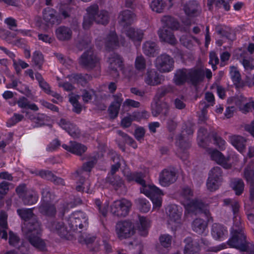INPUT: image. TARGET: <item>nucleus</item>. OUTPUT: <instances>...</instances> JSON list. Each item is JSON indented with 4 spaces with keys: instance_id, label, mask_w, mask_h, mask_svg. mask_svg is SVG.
I'll use <instances>...</instances> for the list:
<instances>
[{
    "instance_id": "1",
    "label": "nucleus",
    "mask_w": 254,
    "mask_h": 254,
    "mask_svg": "<svg viewBox=\"0 0 254 254\" xmlns=\"http://www.w3.org/2000/svg\"><path fill=\"white\" fill-rule=\"evenodd\" d=\"M22 231L29 243L37 249L44 251L46 244L40 238L41 232V224L37 217H34L31 220L24 222Z\"/></svg>"
},
{
    "instance_id": "2",
    "label": "nucleus",
    "mask_w": 254,
    "mask_h": 254,
    "mask_svg": "<svg viewBox=\"0 0 254 254\" xmlns=\"http://www.w3.org/2000/svg\"><path fill=\"white\" fill-rule=\"evenodd\" d=\"M108 72L114 78L120 77L119 70L126 75V69L124 64L123 58L119 54L113 53L111 54L107 59Z\"/></svg>"
},
{
    "instance_id": "3",
    "label": "nucleus",
    "mask_w": 254,
    "mask_h": 254,
    "mask_svg": "<svg viewBox=\"0 0 254 254\" xmlns=\"http://www.w3.org/2000/svg\"><path fill=\"white\" fill-rule=\"evenodd\" d=\"M244 177L247 182L249 183V196L247 202H245V207L248 209L254 208V160H252L245 168L244 171Z\"/></svg>"
},
{
    "instance_id": "4",
    "label": "nucleus",
    "mask_w": 254,
    "mask_h": 254,
    "mask_svg": "<svg viewBox=\"0 0 254 254\" xmlns=\"http://www.w3.org/2000/svg\"><path fill=\"white\" fill-rule=\"evenodd\" d=\"M15 191L24 205H32L38 200V196L36 192L32 190L28 189L24 184L17 186Z\"/></svg>"
},
{
    "instance_id": "5",
    "label": "nucleus",
    "mask_w": 254,
    "mask_h": 254,
    "mask_svg": "<svg viewBox=\"0 0 254 254\" xmlns=\"http://www.w3.org/2000/svg\"><path fill=\"white\" fill-rule=\"evenodd\" d=\"M99 61V58L90 48L81 55L79 59L78 63L82 68L91 70L97 65Z\"/></svg>"
},
{
    "instance_id": "6",
    "label": "nucleus",
    "mask_w": 254,
    "mask_h": 254,
    "mask_svg": "<svg viewBox=\"0 0 254 254\" xmlns=\"http://www.w3.org/2000/svg\"><path fill=\"white\" fill-rule=\"evenodd\" d=\"M87 218L84 213L78 211L72 213L67 218L68 225L73 231H77L78 228L82 229L88 225Z\"/></svg>"
},
{
    "instance_id": "7",
    "label": "nucleus",
    "mask_w": 254,
    "mask_h": 254,
    "mask_svg": "<svg viewBox=\"0 0 254 254\" xmlns=\"http://www.w3.org/2000/svg\"><path fill=\"white\" fill-rule=\"evenodd\" d=\"M135 230L133 224L129 220L118 222L116 225V232L120 240L129 238L133 236Z\"/></svg>"
},
{
    "instance_id": "8",
    "label": "nucleus",
    "mask_w": 254,
    "mask_h": 254,
    "mask_svg": "<svg viewBox=\"0 0 254 254\" xmlns=\"http://www.w3.org/2000/svg\"><path fill=\"white\" fill-rule=\"evenodd\" d=\"M131 205V202L126 199L117 200L111 204L110 211L114 216L126 217L128 215Z\"/></svg>"
},
{
    "instance_id": "9",
    "label": "nucleus",
    "mask_w": 254,
    "mask_h": 254,
    "mask_svg": "<svg viewBox=\"0 0 254 254\" xmlns=\"http://www.w3.org/2000/svg\"><path fill=\"white\" fill-rule=\"evenodd\" d=\"M155 65L160 72H169L174 69V60L170 55L164 53L156 58Z\"/></svg>"
},
{
    "instance_id": "10",
    "label": "nucleus",
    "mask_w": 254,
    "mask_h": 254,
    "mask_svg": "<svg viewBox=\"0 0 254 254\" xmlns=\"http://www.w3.org/2000/svg\"><path fill=\"white\" fill-rule=\"evenodd\" d=\"M231 237L227 242L228 245L242 252H247L249 246L244 233L231 232Z\"/></svg>"
},
{
    "instance_id": "11",
    "label": "nucleus",
    "mask_w": 254,
    "mask_h": 254,
    "mask_svg": "<svg viewBox=\"0 0 254 254\" xmlns=\"http://www.w3.org/2000/svg\"><path fill=\"white\" fill-rule=\"evenodd\" d=\"M186 209L189 213L195 215L198 213H204L207 218L210 215L208 205L198 199H192L186 205Z\"/></svg>"
},
{
    "instance_id": "12",
    "label": "nucleus",
    "mask_w": 254,
    "mask_h": 254,
    "mask_svg": "<svg viewBox=\"0 0 254 254\" xmlns=\"http://www.w3.org/2000/svg\"><path fill=\"white\" fill-rule=\"evenodd\" d=\"M177 179V172L174 168L164 169L159 175V183L163 187H167L174 183Z\"/></svg>"
},
{
    "instance_id": "13",
    "label": "nucleus",
    "mask_w": 254,
    "mask_h": 254,
    "mask_svg": "<svg viewBox=\"0 0 254 254\" xmlns=\"http://www.w3.org/2000/svg\"><path fill=\"white\" fill-rule=\"evenodd\" d=\"M47 227L51 232L57 234L61 238H66L68 235L66 227L63 222L52 220L48 222Z\"/></svg>"
},
{
    "instance_id": "14",
    "label": "nucleus",
    "mask_w": 254,
    "mask_h": 254,
    "mask_svg": "<svg viewBox=\"0 0 254 254\" xmlns=\"http://www.w3.org/2000/svg\"><path fill=\"white\" fill-rule=\"evenodd\" d=\"M148 190L145 191L144 194L150 198L153 204V207L159 208L162 205V191L155 186L149 187Z\"/></svg>"
},
{
    "instance_id": "15",
    "label": "nucleus",
    "mask_w": 254,
    "mask_h": 254,
    "mask_svg": "<svg viewBox=\"0 0 254 254\" xmlns=\"http://www.w3.org/2000/svg\"><path fill=\"white\" fill-rule=\"evenodd\" d=\"M158 34L161 42H166L172 46H175L177 43L172 29L162 27L158 30Z\"/></svg>"
},
{
    "instance_id": "16",
    "label": "nucleus",
    "mask_w": 254,
    "mask_h": 254,
    "mask_svg": "<svg viewBox=\"0 0 254 254\" xmlns=\"http://www.w3.org/2000/svg\"><path fill=\"white\" fill-rule=\"evenodd\" d=\"M106 181L107 183L112 185L116 191H119V193L122 194L126 193L127 188L120 176L115 175L107 177Z\"/></svg>"
},
{
    "instance_id": "17",
    "label": "nucleus",
    "mask_w": 254,
    "mask_h": 254,
    "mask_svg": "<svg viewBox=\"0 0 254 254\" xmlns=\"http://www.w3.org/2000/svg\"><path fill=\"white\" fill-rule=\"evenodd\" d=\"M151 110L153 116L156 117L161 114L165 119L168 115L169 106L166 102L155 101L151 104Z\"/></svg>"
},
{
    "instance_id": "18",
    "label": "nucleus",
    "mask_w": 254,
    "mask_h": 254,
    "mask_svg": "<svg viewBox=\"0 0 254 254\" xmlns=\"http://www.w3.org/2000/svg\"><path fill=\"white\" fill-rule=\"evenodd\" d=\"M162 75L154 69H148L144 75V81L148 85L157 86L161 84Z\"/></svg>"
},
{
    "instance_id": "19",
    "label": "nucleus",
    "mask_w": 254,
    "mask_h": 254,
    "mask_svg": "<svg viewBox=\"0 0 254 254\" xmlns=\"http://www.w3.org/2000/svg\"><path fill=\"white\" fill-rule=\"evenodd\" d=\"M126 178L128 182L135 181L136 183L141 186L140 188V192L144 193L146 190H148L149 187H152V185H146V182L144 180L143 175L142 173H129L126 175Z\"/></svg>"
},
{
    "instance_id": "20",
    "label": "nucleus",
    "mask_w": 254,
    "mask_h": 254,
    "mask_svg": "<svg viewBox=\"0 0 254 254\" xmlns=\"http://www.w3.org/2000/svg\"><path fill=\"white\" fill-rule=\"evenodd\" d=\"M184 254H198L200 250L199 243L193 240L191 237H187L184 240Z\"/></svg>"
},
{
    "instance_id": "21",
    "label": "nucleus",
    "mask_w": 254,
    "mask_h": 254,
    "mask_svg": "<svg viewBox=\"0 0 254 254\" xmlns=\"http://www.w3.org/2000/svg\"><path fill=\"white\" fill-rule=\"evenodd\" d=\"M183 9L185 13L190 17L197 16L201 12L200 6L196 0H190L186 2Z\"/></svg>"
},
{
    "instance_id": "22",
    "label": "nucleus",
    "mask_w": 254,
    "mask_h": 254,
    "mask_svg": "<svg viewBox=\"0 0 254 254\" xmlns=\"http://www.w3.org/2000/svg\"><path fill=\"white\" fill-rule=\"evenodd\" d=\"M188 81L192 85H197L201 82L204 79V74L203 72L199 69H190L188 70Z\"/></svg>"
},
{
    "instance_id": "23",
    "label": "nucleus",
    "mask_w": 254,
    "mask_h": 254,
    "mask_svg": "<svg viewBox=\"0 0 254 254\" xmlns=\"http://www.w3.org/2000/svg\"><path fill=\"white\" fill-rule=\"evenodd\" d=\"M55 32L57 39L61 41H68L72 37V31L67 26H59L56 29Z\"/></svg>"
},
{
    "instance_id": "24",
    "label": "nucleus",
    "mask_w": 254,
    "mask_h": 254,
    "mask_svg": "<svg viewBox=\"0 0 254 254\" xmlns=\"http://www.w3.org/2000/svg\"><path fill=\"white\" fill-rule=\"evenodd\" d=\"M36 175L44 179L53 182L56 185H64V182L63 179L56 176L50 171L42 170L38 171Z\"/></svg>"
},
{
    "instance_id": "25",
    "label": "nucleus",
    "mask_w": 254,
    "mask_h": 254,
    "mask_svg": "<svg viewBox=\"0 0 254 254\" xmlns=\"http://www.w3.org/2000/svg\"><path fill=\"white\" fill-rule=\"evenodd\" d=\"M226 228L222 225L214 223L211 229V234L215 240H222L227 235Z\"/></svg>"
},
{
    "instance_id": "26",
    "label": "nucleus",
    "mask_w": 254,
    "mask_h": 254,
    "mask_svg": "<svg viewBox=\"0 0 254 254\" xmlns=\"http://www.w3.org/2000/svg\"><path fill=\"white\" fill-rule=\"evenodd\" d=\"M173 80L176 85H184L188 80V69L182 68L177 70Z\"/></svg>"
},
{
    "instance_id": "27",
    "label": "nucleus",
    "mask_w": 254,
    "mask_h": 254,
    "mask_svg": "<svg viewBox=\"0 0 254 254\" xmlns=\"http://www.w3.org/2000/svg\"><path fill=\"white\" fill-rule=\"evenodd\" d=\"M134 14L129 10L122 11L118 17L119 22L123 26L130 25L133 21Z\"/></svg>"
},
{
    "instance_id": "28",
    "label": "nucleus",
    "mask_w": 254,
    "mask_h": 254,
    "mask_svg": "<svg viewBox=\"0 0 254 254\" xmlns=\"http://www.w3.org/2000/svg\"><path fill=\"white\" fill-rule=\"evenodd\" d=\"M39 212L48 216L54 217L57 213L56 206L49 202H42L39 207Z\"/></svg>"
},
{
    "instance_id": "29",
    "label": "nucleus",
    "mask_w": 254,
    "mask_h": 254,
    "mask_svg": "<svg viewBox=\"0 0 254 254\" xmlns=\"http://www.w3.org/2000/svg\"><path fill=\"white\" fill-rule=\"evenodd\" d=\"M210 157L212 160L216 161L218 164H220L225 169L230 168V164L227 163V159L222 154L217 150H213L210 153Z\"/></svg>"
},
{
    "instance_id": "30",
    "label": "nucleus",
    "mask_w": 254,
    "mask_h": 254,
    "mask_svg": "<svg viewBox=\"0 0 254 254\" xmlns=\"http://www.w3.org/2000/svg\"><path fill=\"white\" fill-rule=\"evenodd\" d=\"M232 144L240 152H243L246 148V140L240 135H233L230 138Z\"/></svg>"
},
{
    "instance_id": "31",
    "label": "nucleus",
    "mask_w": 254,
    "mask_h": 254,
    "mask_svg": "<svg viewBox=\"0 0 254 254\" xmlns=\"http://www.w3.org/2000/svg\"><path fill=\"white\" fill-rule=\"evenodd\" d=\"M125 34L133 42H140L143 38V33L141 30L130 27L126 30Z\"/></svg>"
},
{
    "instance_id": "32",
    "label": "nucleus",
    "mask_w": 254,
    "mask_h": 254,
    "mask_svg": "<svg viewBox=\"0 0 254 254\" xmlns=\"http://www.w3.org/2000/svg\"><path fill=\"white\" fill-rule=\"evenodd\" d=\"M96 162V159H94L84 163L82 168L77 170L74 174V177L79 178L80 177H83L85 172H90Z\"/></svg>"
},
{
    "instance_id": "33",
    "label": "nucleus",
    "mask_w": 254,
    "mask_h": 254,
    "mask_svg": "<svg viewBox=\"0 0 254 254\" xmlns=\"http://www.w3.org/2000/svg\"><path fill=\"white\" fill-rule=\"evenodd\" d=\"M166 210V213L171 221L176 222L180 219L181 213L179 211L177 205L175 204L169 205Z\"/></svg>"
},
{
    "instance_id": "34",
    "label": "nucleus",
    "mask_w": 254,
    "mask_h": 254,
    "mask_svg": "<svg viewBox=\"0 0 254 254\" xmlns=\"http://www.w3.org/2000/svg\"><path fill=\"white\" fill-rule=\"evenodd\" d=\"M119 45V38L115 32L111 31L105 39V46L109 50Z\"/></svg>"
},
{
    "instance_id": "35",
    "label": "nucleus",
    "mask_w": 254,
    "mask_h": 254,
    "mask_svg": "<svg viewBox=\"0 0 254 254\" xmlns=\"http://www.w3.org/2000/svg\"><path fill=\"white\" fill-rule=\"evenodd\" d=\"M55 13L56 11L54 9L47 7L43 11V19L48 24L53 25L57 20Z\"/></svg>"
},
{
    "instance_id": "36",
    "label": "nucleus",
    "mask_w": 254,
    "mask_h": 254,
    "mask_svg": "<svg viewBox=\"0 0 254 254\" xmlns=\"http://www.w3.org/2000/svg\"><path fill=\"white\" fill-rule=\"evenodd\" d=\"M161 22L164 24L163 27H167L170 29H177L179 27V23L174 17L166 15L161 19Z\"/></svg>"
},
{
    "instance_id": "37",
    "label": "nucleus",
    "mask_w": 254,
    "mask_h": 254,
    "mask_svg": "<svg viewBox=\"0 0 254 254\" xmlns=\"http://www.w3.org/2000/svg\"><path fill=\"white\" fill-rule=\"evenodd\" d=\"M9 244L10 246L17 248L19 250L21 249L20 252L22 254H25L26 252V250L24 251L22 250V248L25 247L24 246V244H21L20 246L19 245L20 243L19 238L11 231L9 232Z\"/></svg>"
},
{
    "instance_id": "38",
    "label": "nucleus",
    "mask_w": 254,
    "mask_h": 254,
    "mask_svg": "<svg viewBox=\"0 0 254 254\" xmlns=\"http://www.w3.org/2000/svg\"><path fill=\"white\" fill-rule=\"evenodd\" d=\"M33 208L18 209L17 212L20 218L24 220V222L31 220L34 217L37 216L33 212Z\"/></svg>"
},
{
    "instance_id": "39",
    "label": "nucleus",
    "mask_w": 254,
    "mask_h": 254,
    "mask_svg": "<svg viewBox=\"0 0 254 254\" xmlns=\"http://www.w3.org/2000/svg\"><path fill=\"white\" fill-rule=\"evenodd\" d=\"M216 31L221 36L225 37L232 41L235 39V36L232 33L231 29L227 27H222L221 26H217L215 27Z\"/></svg>"
},
{
    "instance_id": "40",
    "label": "nucleus",
    "mask_w": 254,
    "mask_h": 254,
    "mask_svg": "<svg viewBox=\"0 0 254 254\" xmlns=\"http://www.w3.org/2000/svg\"><path fill=\"white\" fill-rule=\"evenodd\" d=\"M231 187L237 195H240L244 190L245 184L241 179H234L231 181Z\"/></svg>"
},
{
    "instance_id": "41",
    "label": "nucleus",
    "mask_w": 254,
    "mask_h": 254,
    "mask_svg": "<svg viewBox=\"0 0 254 254\" xmlns=\"http://www.w3.org/2000/svg\"><path fill=\"white\" fill-rule=\"evenodd\" d=\"M206 227L207 223L202 219L196 218L192 222L193 230L199 234H202Z\"/></svg>"
},
{
    "instance_id": "42",
    "label": "nucleus",
    "mask_w": 254,
    "mask_h": 254,
    "mask_svg": "<svg viewBox=\"0 0 254 254\" xmlns=\"http://www.w3.org/2000/svg\"><path fill=\"white\" fill-rule=\"evenodd\" d=\"M157 48V45L155 42L146 41L142 47L143 52L146 56L154 57Z\"/></svg>"
},
{
    "instance_id": "43",
    "label": "nucleus",
    "mask_w": 254,
    "mask_h": 254,
    "mask_svg": "<svg viewBox=\"0 0 254 254\" xmlns=\"http://www.w3.org/2000/svg\"><path fill=\"white\" fill-rule=\"evenodd\" d=\"M71 82L80 84L82 86H85L87 82L88 74L83 75L80 74H72L68 76Z\"/></svg>"
},
{
    "instance_id": "44",
    "label": "nucleus",
    "mask_w": 254,
    "mask_h": 254,
    "mask_svg": "<svg viewBox=\"0 0 254 254\" xmlns=\"http://www.w3.org/2000/svg\"><path fill=\"white\" fill-rule=\"evenodd\" d=\"M110 15L109 12L105 10H100L95 18V22L98 24L106 25L109 22Z\"/></svg>"
},
{
    "instance_id": "45",
    "label": "nucleus",
    "mask_w": 254,
    "mask_h": 254,
    "mask_svg": "<svg viewBox=\"0 0 254 254\" xmlns=\"http://www.w3.org/2000/svg\"><path fill=\"white\" fill-rule=\"evenodd\" d=\"M36 79L38 81L39 85L46 94L50 93L51 89L50 85L44 79L41 73H35Z\"/></svg>"
},
{
    "instance_id": "46",
    "label": "nucleus",
    "mask_w": 254,
    "mask_h": 254,
    "mask_svg": "<svg viewBox=\"0 0 254 254\" xmlns=\"http://www.w3.org/2000/svg\"><path fill=\"white\" fill-rule=\"evenodd\" d=\"M70 144H71V153L73 154L81 155L87 150L86 146L80 143L75 141H70Z\"/></svg>"
},
{
    "instance_id": "47",
    "label": "nucleus",
    "mask_w": 254,
    "mask_h": 254,
    "mask_svg": "<svg viewBox=\"0 0 254 254\" xmlns=\"http://www.w3.org/2000/svg\"><path fill=\"white\" fill-rule=\"evenodd\" d=\"M135 203L137 204L140 211L143 212H147L150 209L151 205L145 198H137L135 200Z\"/></svg>"
},
{
    "instance_id": "48",
    "label": "nucleus",
    "mask_w": 254,
    "mask_h": 254,
    "mask_svg": "<svg viewBox=\"0 0 254 254\" xmlns=\"http://www.w3.org/2000/svg\"><path fill=\"white\" fill-rule=\"evenodd\" d=\"M224 205L231 208L234 215H236L239 211L240 205L238 201L231 198H226L223 200Z\"/></svg>"
},
{
    "instance_id": "49",
    "label": "nucleus",
    "mask_w": 254,
    "mask_h": 254,
    "mask_svg": "<svg viewBox=\"0 0 254 254\" xmlns=\"http://www.w3.org/2000/svg\"><path fill=\"white\" fill-rule=\"evenodd\" d=\"M181 43L188 49L193 46V41L198 42V39L192 36L183 35L180 38Z\"/></svg>"
},
{
    "instance_id": "50",
    "label": "nucleus",
    "mask_w": 254,
    "mask_h": 254,
    "mask_svg": "<svg viewBox=\"0 0 254 254\" xmlns=\"http://www.w3.org/2000/svg\"><path fill=\"white\" fill-rule=\"evenodd\" d=\"M166 6V4L163 0H153L150 4L152 9L157 13L163 12Z\"/></svg>"
},
{
    "instance_id": "51",
    "label": "nucleus",
    "mask_w": 254,
    "mask_h": 254,
    "mask_svg": "<svg viewBox=\"0 0 254 254\" xmlns=\"http://www.w3.org/2000/svg\"><path fill=\"white\" fill-rule=\"evenodd\" d=\"M176 145L182 150L187 149L190 147V141L185 139L182 134H180L176 138Z\"/></svg>"
},
{
    "instance_id": "52",
    "label": "nucleus",
    "mask_w": 254,
    "mask_h": 254,
    "mask_svg": "<svg viewBox=\"0 0 254 254\" xmlns=\"http://www.w3.org/2000/svg\"><path fill=\"white\" fill-rule=\"evenodd\" d=\"M113 161L115 162V164L111 166L110 172L108 174L107 177H111L116 175V173L119 170L121 167V158L120 156L118 155H115L112 158Z\"/></svg>"
},
{
    "instance_id": "53",
    "label": "nucleus",
    "mask_w": 254,
    "mask_h": 254,
    "mask_svg": "<svg viewBox=\"0 0 254 254\" xmlns=\"http://www.w3.org/2000/svg\"><path fill=\"white\" fill-rule=\"evenodd\" d=\"M139 224L138 226L140 235L143 236H147L148 232L147 228L148 226L149 223L148 220L144 217H139Z\"/></svg>"
},
{
    "instance_id": "54",
    "label": "nucleus",
    "mask_w": 254,
    "mask_h": 254,
    "mask_svg": "<svg viewBox=\"0 0 254 254\" xmlns=\"http://www.w3.org/2000/svg\"><path fill=\"white\" fill-rule=\"evenodd\" d=\"M208 177L222 182V171L221 168L218 166L213 167L210 171Z\"/></svg>"
},
{
    "instance_id": "55",
    "label": "nucleus",
    "mask_w": 254,
    "mask_h": 254,
    "mask_svg": "<svg viewBox=\"0 0 254 254\" xmlns=\"http://www.w3.org/2000/svg\"><path fill=\"white\" fill-rule=\"evenodd\" d=\"M71 9L70 6L66 3H60L59 5V13L64 18L70 16Z\"/></svg>"
},
{
    "instance_id": "56",
    "label": "nucleus",
    "mask_w": 254,
    "mask_h": 254,
    "mask_svg": "<svg viewBox=\"0 0 254 254\" xmlns=\"http://www.w3.org/2000/svg\"><path fill=\"white\" fill-rule=\"evenodd\" d=\"M230 73L234 84L238 86L241 80V75L239 71L236 67L232 66Z\"/></svg>"
},
{
    "instance_id": "57",
    "label": "nucleus",
    "mask_w": 254,
    "mask_h": 254,
    "mask_svg": "<svg viewBox=\"0 0 254 254\" xmlns=\"http://www.w3.org/2000/svg\"><path fill=\"white\" fill-rule=\"evenodd\" d=\"M44 58L42 54L39 51H35L33 56V62L35 66H37L39 69H41Z\"/></svg>"
},
{
    "instance_id": "58",
    "label": "nucleus",
    "mask_w": 254,
    "mask_h": 254,
    "mask_svg": "<svg viewBox=\"0 0 254 254\" xmlns=\"http://www.w3.org/2000/svg\"><path fill=\"white\" fill-rule=\"evenodd\" d=\"M234 215V225L231 232H244L240 217L238 214Z\"/></svg>"
},
{
    "instance_id": "59",
    "label": "nucleus",
    "mask_w": 254,
    "mask_h": 254,
    "mask_svg": "<svg viewBox=\"0 0 254 254\" xmlns=\"http://www.w3.org/2000/svg\"><path fill=\"white\" fill-rule=\"evenodd\" d=\"M135 67L139 71H143L146 68V60L142 56H138L135 60Z\"/></svg>"
},
{
    "instance_id": "60",
    "label": "nucleus",
    "mask_w": 254,
    "mask_h": 254,
    "mask_svg": "<svg viewBox=\"0 0 254 254\" xmlns=\"http://www.w3.org/2000/svg\"><path fill=\"white\" fill-rule=\"evenodd\" d=\"M117 133L120 136L122 137L124 139V141L128 144L129 145L131 146L133 148H136L137 147V144L135 141L130 137H129L127 134L123 132L122 130H118L117 131Z\"/></svg>"
},
{
    "instance_id": "61",
    "label": "nucleus",
    "mask_w": 254,
    "mask_h": 254,
    "mask_svg": "<svg viewBox=\"0 0 254 254\" xmlns=\"http://www.w3.org/2000/svg\"><path fill=\"white\" fill-rule=\"evenodd\" d=\"M172 237L169 234H163L160 236L159 241L162 246L165 248L171 247Z\"/></svg>"
},
{
    "instance_id": "62",
    "label": "nucleus",
    "mask_w": 254,
    "mask_h": 254,
    "mask_svg": "<svg viewBox=\"0 0 254 254\" xmlns=\"http://www.w3.org/2000/svg\"><path fill=\"white\" fill-rule=\"evenodd\" d=\"M221 182V181L208 177L206 183L207 188L211 191H215L219 188Z\"/></svg>"
},
{
    "instance_id": "63",
    "label": "nucleus",
    "mask_w": 254,
    "mask_h": 254,
    "mask_svg": "<svg viewBox=\"0 0 254 254\" xmlns=\"http://www.w3.org/2000/svg\"><path fill=\"white\" fill-rule=\"evenodd\" d=\"M173 91V88L171 86H164L158 89L156 96L159 99H160L167 94L172 92Z\"/></svg>"
},
{
    "instance_id": "64",
    "label": "nucleus",
    "mask_w": 254,
    "mask_h": 254,
    "mask_svg": "<svg viewBox=\"0 0 254 254\" xmlns=\"http://www.w3.org/2000/svg\"><path fill=\"white\" fill-rule=\"evenodd\" d=\"M43 202H49L52 199L51 189L48 186H45L41 189Z\"/></svg>"
}]
</instances>
